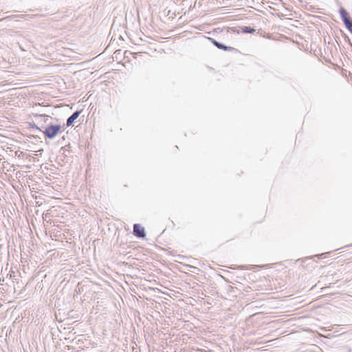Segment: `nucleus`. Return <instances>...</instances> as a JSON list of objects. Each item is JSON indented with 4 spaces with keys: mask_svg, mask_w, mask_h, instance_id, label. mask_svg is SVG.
I'll use <instances>...</instances> for the list:
<instances>
[{
    "mask_svg": "<svg viewBox=\"0 0 352 352\" xmlns=\"http://www.w3.org/2000/svg\"><path fill=\"white\" fill-rule=\"evenodd\" d=\"M344 23L346 28L348 29V30L352 34V19H349L344 21Z\"/></svg>",
    "mask_w": 352,
    "mask_h": 352,
    "instance_id": "obj_6",
    "label": "nucleus"
},
{
    "mask_svg": "<svg viewBox=\"0 0 352 352\" xmlns=\"http://www.w3.org/2000/svg\"><path fill=\"white\" fill-rule=\"evenodd\" d=\"M210 41L215 45L217 48L220 50H223L224 51H232L233 50V47H228L224 45L223 43H221L220 42H218L214 38H209Z\"/></svg>",
    "mask_w": 352,
    "mask_h": 352,
    "instance_id": "obj_3",
    "label": "nucleus"
},
{
    "mask_svg": "<svg viewBox=\"0 0 352 352\" xmlns=\"http://www.w3.org/2000/svg\"><path fill=\"white\" fill-rule=\"evenodd\" d=\"M340 16H341L343 22L350 19L349 15H348L347 12L343 8H341L340 9Z\"/></svg>",
    "mask_w": 352,
    "mask_h": 352,
    "instance_id": "obj_5",
    "label": "nucleus"
},
{
    "mask_svg": "<svg viewBox=\"0 0 352 352\" xmlns=\"http://www.w3.org/2000/svg\"><path fill=\"white\" fill-rule=\"evenodd\" d=\"M133 234L138 238H144L146 236L144 228L138 223L133 225Z\"/></svg>",
    "mask_w": 352,
    "mask_h": 352,
    "instance_id": "obj_2",
    "label": "nucleus"
},
{
    "mask_svg": "<svg viewBox=\"0 0 352 352\" xmlns=\"http://www.w3.org/2000/svg\"><path fill=\"white\" fill-rule=\"evenodd\" d=\"M324 254H318V255H316V256H318V258H322V256Z\"/></svg>",
    "mask_w": 352,
    "mask_h": 352,
    "instance_id": "obj_9",
    "label": "nucleus"
},
{
    "mask_svg": "<svg viewBox=\"0 0 352 352\" xmlns=\"http://www.w3.org/2000/svg\"><path fill=\"white\" fill-rule=\"evenodd\" d=\"M30 126L31 129H32L33 130L38 131H40V132L43 131V128H41V126H38L37 124H36L34 122L33 123H30Z\"/></svg>",
    "mask_w": 352,
    "mask_h": 352,
    "instance_id": "obj_7",
    "label": "nucleus"
},
{
    "mask_svg": "<svg viewBox=\"0 0 352 352\" xmlns=\"http://www.w3.org/2000/svg\"><path fill=\"white\" fill-rule=\"evenodd\" d=\"M35 117L41 120L43 119V122L45 125L44 126L43 124H41V128L43 129L42 132L47 138L53 139L59 132H60L61 126L60 124H52L48 122L52 120V117L46 115H36Z\"/></svg>",
    "mask_w": 352,
    "mask_h": 352,
    "instance_id": "obj_1",
    "label": "nucleus"
},
{
    "mask_svg": "<svg viewBox=\"0 0 352 352\" xmlns=\"http://www.w3.org/2000/svg\"><path fill=\"white\" fill-rule=\"evenodd\" d=\"M80 111H76L74 112L71 116H69L67 120V125L68 126L73 124L74 122L79 117L80 114Z\"/></svg>",
    "mask_w": 352,
    "mask_h": 352,
    "instance_id": "obj_4",
    "label": "nucleus"
},
{
    "mask_svg": "<svg viewBox=\"0 0 352 352\" xmlns=\"http://www.w3.org/2000/svg\"><path fill=\"white\" fill-rule=\"evenodd\" d=\"M256 30L250 27H245L243 29V32L245 33H254Z\"/></svg>",
    "mask_w": 352,
    "mask_h": 352,
    "instance_id": "obj_8",
    "label": "nucleus"
}]
</instances>
